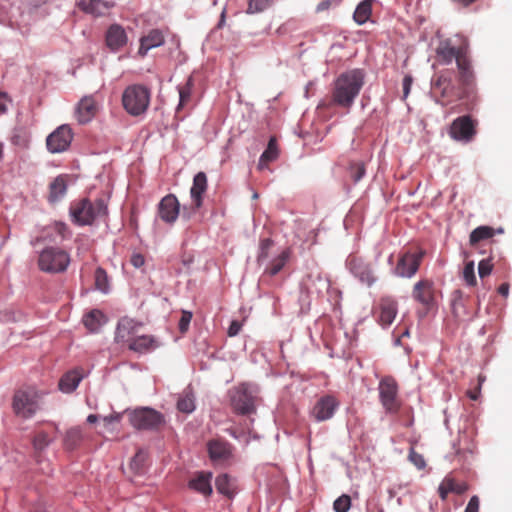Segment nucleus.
Masks as SVG:
<instances>
[{"label": "nucleus", "instance_id": "nucleus-1", "mask_svg": "<svg viewBox=\"0 0 512 512\" xmlns=\"http://www.w3.org/2000/svg\"><path fill=\"white\" fill-rule=\"evenodd\" d=\"M364 83L365 74L361 69H351L341 73L333 83L332 103L349 109L354 104Z\"/></svg>", "mask_w": 512, "mask_h": 512}, {"label": "nucleus", "instance_id": "nucleus-2", "mask_svg": "<svg viewBox=\"0 0 512 512\" xmlns=\"http://www.w3.org/2000/svg\"><path fill=\"white\" fill-rule=\"evenodd\" d=\"M151 89L143 84H131L122 93L124 110L133 117L146 114L151 102Z\"/></svg>", "mask_w": 512, "mask_h": 512}, {"label": "nucleus", "instance_id": "nucleus-3", "mask_svg": "<svg viewBox=\"0 0 512 512\" xmlns=\"http://www.w3.org/2000/svg\"><path fill=\"white\" fill-rule=\"evenodd\" d=\"M272 246L273 241L270 238H265L260 241L257 262L260 266H264L262 274L263 279L266 276L273 277L277 275L290 258V250L283 249L277 255L269 259V250Z\"/></svg>", "mask_w": 512, "mask_h": 512}, {"label": "nucleus", "instance_id": "nucleus-4", "mask_svg": "<svg viewBox=\"0 0 512 512\" xmlns=\"http://www.w3.org/2000/svg\"><path fill=\"white\" fill-rule=\"evenodd\" d=\"M108 213L107 204L103 199L90 201L83 199L70 209L73 221L80 225H90L94 220L105 217Z\"/></svg>", "mask_w": 512, "mask_h": 512}, {"label": "nucleus", "instance_id": "nucleus-5", "mask_svg": "<svg viewBox=\"0 0 512 512\" xmlns=\"http://www.w3.org/2000/svg\"><path fill=\"white\" fill-rule=\"evenodd\" d=\"M70 264V255L59 247L43 249L38 258V266L46 273H61L66 271Z\"/></svg>", "mask_w": 512, "mask_h": 512}, {"label": "nucleus", "instance_id": "nucleus-6", "mask_svg": "<svg viewBox=\"0 0 512 512\" xmlns=\"http://www.w3.org/2000/svg\"><path fill=\"white\" fill-rule=\"evenodd\" d=\"M258 386L251 383H242L231 394V404L240 414H250L255 410V399Z\"/></svg>", "mask_w": 512, "mask_h": 512}, {"label": "nucleus", "instance_id": "nucleus-7", "mask_svg": "<svg viewBox=\"0 0 512 512\" xmlns=\"http://www.w3.org/2000/svg\"><path fill=\"white\" fill-rule=\"evenodd\" d=\"M345 266L360 283L367 287L373 286L378 280L372 264L361 256L350 254L345 261Z\"/></svg>", "mask_w": 512, "mask_h": 512}, {"label": "nucleus", "instance_id": "nucleus-8", "mask_svg": "<svg viewBox=\"0 0 512 512\" xmlns=\"http://www.w3.org/2000/svg\"><path fill=\"white\" fill-rule=\"evenodd\" d=\"M131 425L138 430H152L163 423V416L148 407L137 408L129 413Z\"/></svg>", "mask_w": 512, "mask_h": 512}, {"label": "nucleus", "instance_id": "nucleus-9", "mask_svg": "<svg viewBox=\"0 0 512 512\" xmlns=\"http://www.w3.org/2000/svg\"><path fill=\"white\" fill-rule=\"evenodd\" d=\"M423 256V251L417 253L407 251L402 253L398 258L396 266L391 270L392 275L411 279L418 272Z\"/></svg>", "mask_w": 512, "mask_h": 512}, {"label": "nucleus", "instance_id": "nucleus-10", "mask_svg": "<svg viewBox=\"0 0 512 512\" xmlns=\"http://www.w3.org/2000/svg\"><path fill=\"white\" fill-rule=\"evenodd\" d=\"M73 140V132L68 124L57 127L46 138V146L50 153H62L66 151Z\"/></svg>", "mask_w": 512, "mask_h": 512}, {"label": "nucleus", "instance_id": "nucleus-11", "mask_svg": "<svg viewBox=\"0 0 512 512\" xmlns=\"http://www.w3.org/2000/svg\"><path fill=\"white\" fill-rule=\"evenodd\" d=\"M330 287V281L324 277L321 272L313 271L307 275V277L301 283V296L300 300L303 303L309 305L308 294L317 293L320 294L323 291L328 290Z\"/></svg>", "mask_w": 512, "mask_h": 512}, {"label": "nucleus", "instance_id": "nucleus-12", "mask_svg": "<svg viewBox=\"0 0 512 512\" xmlns=\"http://www.w3.org/2000/svg\"><path fill=\"white\" fill-rule=\"evenodd\" d=\"M379 398L382 406L388 413H395L399 409L397 401L398 387L392 378H384L379 382L378 386Z\"/></svg>", "mask_w": 512, "mask_h": 512}, {"label": "nucleus", "instance_id": "nucleus-13", "mask_svg": "<svg viewBox=\"0 0 512 512\" xmlns=\"http://www.w3.org/2000/svg\"><path fill=\"white\" fill-rule=\"evenodd\" d=\"M13 409L18 416L32 417L39 409L36 394L27 391H18L13 398Z\"/></svg>", "mask_w": 512, "mask_h": 512}, {"label": "nucleus", "instance_id": "nucleus-14", "mask_svg": "<svg viewBox=\"0 0 512 512\" xmlns=\"http://www.w3.org/2000/svg\"><path fill=\"white\" fill-rule=\"evenodd\" d=\"M475 134V123L468 115L456 118L449 130V135L452 139L463 143L472 141Z\"/></svg>", "mask_w": 512, "mask_h": 512}, {"label": "nucleus", "instance_id": "nucleus-15", "mask_svg": "<svg viewBox=\"0 0 512 512\" xmlns=\"http://www.w3.org/2000/svg\"><path fill=\"white\" fill-rule=\"evenodd\" d=\"M340 406V402L333 395H324L320 397L311 411L312 417L317 422H323L331 419L337 409Z\"/></svg>", "mask_w": 512, "mask_h": 512}, {"label": "nucleus", "instance_id": "nucleus-16", "mask_svg": "<svg viewBox=\"0 0 512 512\" xmlns=\"http://www.w3.org/2000/svg\"><path fill=\"white\" fill-rule=\"evenodd\" d=\"M413 299L430 310L435 305L434 283L429 279L417 281L412 290Z\"/></svg>", "mask_w": 512, "mask_h": 512}, {"label": "nucleus", "instance_id": "nucleus-17", "mask_svg": "<svg viewBox=\"0 0 512 512\" xmlns=\"http://www.w3.org/2000/svg\"><path fill=\"white\" fill-rule=\"evenodd\" d=\"M98 111V103L93 95H86L80 99L75 108V117L79 124L89 123Z\"/></svg>", "mask_w": 512, "mask_h": 512}, {"label": "nucleus", "instance_id": "nucleus-18", "mask_svg": "<svg viewBox=\"0 0 512 512\" xmlns=\"http://www.w3.org/2000/svg\"><path fill=\"white\" fill-rule=\"evenodd\" d=\"M180 213V204L173 194L162 198L158 204V215L166 223H174Z\"/></svg>", "mask_w": 512, "mask_h": 512}, {"label": "nucleus", "instance_id": "nucleus-19", "mask_svg": "<svg viewBox=\"0 0 512 512\" xmlns=\"http://www.w3.org/2000/svg\"><path fill=\"white\" fill-rule=\"evenodd\" d=\"M142 327L141 323H137L130 318H122L119 320L115 332V341L117 343L129 344L131 339L137 336L139 329Z\"/></svg>", "mask_w": 512, "mask_h": 512}, {"label": "nucleus", "instance_id": "nucleus-20", "mask_svg": "<svg viewBox=\"0 0 512 512\" xmlns=\"http://www.w3.org/2000/svg\"><path fill=\"white\" fill-rule=\"evenodd\" d=\"M207 449L210 459L217 464L224 463L232 457V446L222 439L210 440Z\"/></svg>", "mask_w": 512, "mask_h": 512}, {"label": "nucleus", "instance_id": "nucleus-21", "mask_svg": "<svg viewBox=\"0 0 512 512\" xmlns=\"http://www.w3.org/2000/svg\"><path fill=\"white\" fill-rule=\"evenodd\" d=\"M468 42L463 39V44L457 48L450 45L449 42H443L437 48V56L443 64H450L454 59L457 61L458 57H467Z\"/></svg>", "mask_w": 512, "mask_h": 512}, {"label": "nucleus", "instance_id": "nucleus-22", "mask_svg": "<svg viewBox=\"0 0 512 512\" xmlns=\"http://www.w3.org/2000/svg\"><path fill=\"white\" fill-rule=\"evenodd\" d=\"M398 313V304L392 297H383L379 303L378 322L382 327L390 326Z\"/></svg>", "mask_w": 512, "mask_h": 512}, {"label": "nucleus", "instance_id": "nucleus-23", "mask_svg": "<svg viewBox=\"0 0 512 512\" xmlns=\"http://www.w3.org/2000/svg\"><path fill=\"white\" fill-rule=\"evenodd\" d=\"M160 342L153 335L138 334L131 339L128 348L137 354L151 353L160 347Z\"/></svg>", "mask_w": 512, "mask_h": 512}, {"label": "nucleus", "instance_id": "nucleus-24", "mask_svg": "<svg viewBox=\"0 0 512 512\" xmlns=\"http://www.w3.org/2000/svg\"><path fill=\"white\" fill-rule=\"evenodd\" d=\"M77 6L86 14L101 17L106 15V13L115 6V2L105 0H79Z\"/></svg>", "mask_w": 512, "mask_h": 512}, {"label": "nucleus", "instance_id": "nucleus-25", "mask_svg": "<svg viewBox=\"0 0 512 512\" xmlns=\"http://www.w3.org/2000/svg\"><path fill=\"white\" fill-rule=\"evenodd\" d=\"M207 176L204 172H198L193 178V184L190 189L192 201V210H198L203 203V195L207 190Z\"/></svg>", "mask_w": 512, "mask_h": 512}, {"label": "nucleus", "instance_id": "nucleus-26", "mask_svg": "<svg viewBox=\"0 0 512 512\" xmlns=\"http://www.w3.org/2000/svg\"><path fill=\"white\" fill-rule=\"evenodd\" d=\"M128 42L125 29L119 24H112L106 32V44L112 52H118Z\"/></svg>", "mask_w": 512, "mask_h": 512}, {"label": "nucleus", "instance_id": "nucleus-27", "mask_svg": "<svg viewBox=\"0 0 512 512\" xmlns=\"http://www.w3.org/2000/svg\"><path fill=\"white\" fill-rule=\"evenodd\" d=\"M212 473L211 472H197L189 481L188 487L207 497L212 493Z\"/></svg>", "mask_w": 512, "mask_h": 512}, {"label": "nucleus", "instance_id": "nucleus-28", "mask_svg": "<svg viewBox=\"0 0 512 512\" xmlns=\"http://www.w3.org/2000/svg\"><path fill=\"white\" fill-rule=\"evenodd\" d=\"M85 376L86 374L82 368L72 369L61 377L59 389L63 393H71L76 390Z\"/></svg>", "mask_w": 512, "mask_h": 512}, {"label": "nucleus", "instance_id": "nucleus-29", "mask_svg": "<svg viewBox=\"0 0 512 512\" xmlns=\"http://www.w3.org/2000/svg\"><path fill=\"white\" fill-rule=\"evenodd\" d=\"M457 67L459 70V81L465 87L463 92L459 94V97H464L468 94V90L472 87L474 81V75L471 70L470 62L468 57H458Z\"/></svg>", "mask_w": 512, "mask_h": 512}, {"label": "nucleus", "instance_id": "nucleus-30", "mask_svg": "<svg viewBox=\"0 0 512 512\" xmlns=\"http://www.w3.org/2000/svg\"><path fill=\"white\" fill-rule=\"evenodd\" d=\"M164 42L163 33L158 29H153L147 35L141 37L138 54L144 57L149 50L162 46Z\"/></svg>", "mask_w": 512, "mask_h": 512}, {"label": "nucleus", "instance_id": "nucleus-31", "mask_svg": "<svg viewBox=\"0 0 512 512\" xmlns=\"http://www.w3.org/2000/svg\"><path fill=\"white\" fill-rule=\"evenodd\" d=\"M107 319L104 313L98 309H93L83 317V323L90 332H97Z\"/></svg>", "mask_w": 512, "mask_h": 512}, {"label": "nucleus", "instance_id": "nucleus-32", "mask_svg": "<svg viewBox=\"0 0 512 512\" xmlns=\"http://www.w3.org/2000/svg\"><path fill=\"white\" fill-rule=\"evenodd\" d=\"M432 89L434 91H439L442 97L452 95L454 86L451 77L445 73H440L432 80Z\"/></svg>", "mask_w": 512, "mask_h": 512}, {"label": "nucleus", "instance_id": "nucleus-33", "mask_svg": "<svg viewBox=\"0 0 512 512\" xmlns=\"http://www.w3.org/2000/svg\"><path fill=\"white\" fill-rule=\"evenodd\" d=\"M373 2L374 0H363L357 5L353 19L358 25H363L370 19Z\"/></svg>", "mask_w": 512, "mask_h": 512}, {"label": "nucleus", "instance_id": "nucleus-34", "mask_svg": "<svg viewBox=\"0 0 512 512\" xmlns=\"http://www.w3.org/2000/svg\"><path fill=\"white\" fill-rule=\"evenodd\" d=\"M177 408L184 413H192L195 410V398L189 387L179 395Z\"/></svg>", "mask_w": 512, "mask_h": 512}, {"label": "nucleus", "instance_id": "nucleus-35", "mask_svg": "<svg viewBox=\"0 0 512 512\" xmlns=\"http://www.w3.org/2000/svg\"><path fill=\"white\" fill-rule=\"evenodd\" d=\"M278 157V149L276 145V140L274 138H271L268 142L267 148L264 150V152L261 154L259 162H258V169L263 170L267 167V164L271 161L276 160Z\"/></svg>", "mask_w": 512, "mask_h": 512}, {"label": "nucleus", "instance_id": "nucleus-36", "mask_svg": "<svg viewBox=\"0 0 512 512\" xmlns=\"http://www.w3.org/2000/svg\"><path fill=\"white\" fill-rule=\"evenodd\" d=\"M216 490L229 498L234 496L235 488L231 478L227 474L219 475L215 480Z\"/></svg>", "mask_w": 512, "mask_h": 512}, {"label": "nucleus", "instance_id": "nucleus-37", "mask_svg": "<svg viewBox=\"0 0 512 512\" xmlns=\"http://www.w3.org/2000/svg\"><path fill=\"white\" fill-rule=\"evenodd\" d=\"M83 433L80 427H73L67 430L64 437V446L68 450L75 449L82 441Z\"/></svg>", "mask_w": 512, "mask_h": 512}, {"label": "nucleus", "instance_id": "nucleus-38", "mask_svg": "<svg viewBox=\"0 0 512 512\" xmlns=\"http://www.w3.org/2000/svg\"><path fill=\"white\" fill-rule=\"evenodd\" d=\"M67 190L66 180L62 176L56 177L50 184V200L57 201L61 199Z\"/></svg>", "mask_w": 512, "mask_h": 512}, {"label": "nucleus", "instance_id": "nucleus-39", "mask_svg": "<svg viewBox=\"0 0 512 512\" xmlns=\"http://www.w3.org/2000/svg\"><path fill=\"white\" fill-rule=\"evenodd\" d=\"M11 142L21 149H27L30 146L31 134L24 128H17L13 132Z\"/></svg>", "mask_w": 512, "mask_h": 512}, {"label": "nucleus", "instance_id": "nucleus-40", "mask_svg": "<svg viewBox=\"0 0 512 512\" xmlns=\"http://www.w3.org/2000/svg\"><path fill=\"white\" fill-rule=\"evenodd\" d=\"M494 235V230L488 226H479L475 228L469 237L470 243L472 245L478 243L481 240L491 238Z\"/></svg>", "mask_w": 512, "mask_h": 512}, {"label": "nucleus", "instance_id": "nucleus-41", "mask_svg": "<svg viewBox=\"0 0 512 512\" xmlns=\"http://www.w3.org/2000/svg\"><path fill=\"white\" fill-rule=\"evenodd\" d=\"M95 286L96 289L101 291L102 293L106 294L109 292L110 286H109V279L106 271L98 267L95 271Z\"/></svg>", "mask_w": 512, "mask_h": 512}, {"label": "nucleus", "instance_id": "nucleus-42", "mask_svg": "<svg viewBox=\"0 0 512 512\" xmlns=\"http://www.w3.org/2000/svg\"><path fill=\"white\" fill-rule=\"evenodd\" d=\"M451 311L456 319H460L465 312V307L462 301V295L460 291H455L451 299Z\"/></svg>", "mask_w": 512, "mask_h": 512}, {"label": "nucleus", "instance_id": "nucleus-43", "mask_svg": "<svg viewBox=\"0 0 512 512\" xmlns=\"http://www.w3.org/2000/svg\"><path fill=\"white\" fill-rule=\"evenodd\" d=\"M274 0H248L247 13H260L270 7Z\"/></svg>", "mask_w": 512, "mask_h": 512}, {"label": "nucleus", "instance_id": "nucleus-44", "mask_svg": "<svg viewBox=\"0 0 512 512\" xmlns=\"http://www.w3.org/2000/svg\"><path fill=\"white\" fill-rule=\"evenodd\" d=\"M192 80L188 79L187 83L184 86L178 87L179 92V103L177 106V111H179L183 105L190 99L191 96V88H192Z\"/></svg>", "mask_w": 512, "mask_h": 512}, {"label": "nucleus", "instance_id": "nucleus-45", "mask_svg": "<svg viewBox=\"0 0 512 512\" xmlns=\"http://www.w3.org/2000/svg\"><path fill=\"white\" fill-rule=\"evenodd\" d=\"M462 274H463V279L467 285H469V286L476 285L477 279L475 276V268H474L473 261H470L465 264Z\"/></svg>", "mask_w": 512, "mask_h": 512}, {"label": "nucleus", "instance_id": "nucleus-46", "mask_svg": "<svg viewBox=\"0 0 512 512\" xmlns=\"http://www.w3.org/2000/svg\"><path fill=\"white\" fill-rule=\"evenodd\" d=\"M351 507V498L347 494L339 496L333 503L335 512H348Z\"/></svg>", "mask_w": 512, "mask_h": 512}, {"label": "nucleus", "instance_id": "nucleus-47", "mask_svg": "<svg viewBox=\"0 0 512 512\" xmlns=\"http://www.w3.org/2000/svg\"><path fill=\"white\" fill-rule=\"evenodd\" d=\"M445 485H447V490L450 493L463 494L468 490V485L466 483H456L455 480L451 477H445Z\"/></svg>", "mask_w": 512, "mask_h": 512}, {"label": "nucleus", "instance_id": "nucleus-48", "mask_svg": "<svg viewBox=\"0 0 512 512\" xmlns=\"http://www.w3.org/2000/svg\"><path fill=\"white\" fill-rule=\"evenodd\" d=\"M147 459V453L146 451L144 450H139L135 456L132 458L131 460V463H130V466L131 468L136 471V472H139L141 471V469L143 468L144 464H145V461Z\"/></svg>", "mask_w": 512, "mask_h": 512}, {"label": "nucleus", "instance_id": "nucleus-49", "mask_svg": "<svg viewBox=\"0 0 512 512\" xmlns=\"http://www.w3.org/2000/svg\"><path fill=\"white\" fill-rule=\"evenodd\" d=\"M51 438L47 435L45 432H39L33 440L34 447L37 450H43L45 449L50 443Z\"/></svg>", "mask_w": 512, "mask_h": 512}, {"label": "nucleus", "instance_id": "nucleus-50", "mask_svg": "<svg viewBox=\"0 0 512 512\" xmlns=\"http://www.w3.org/2000/svg\"><path fill=\"white\" fill-rule=\"evenodd\" d=\"M409 460L418 468L424 469L426 466V462L424 457L417 453L413 448L409 450Z\"/></svg>", "mask_w": 512, "mask_h": 512}, {"label": "nucleus", "instance_id": "nucleus-51", "mask_svg": "<svg viewBox=\"0 0 512 512\" xmlns=\"http://www.w3.org/2000/svg\"><path fill=\"white\" fill-rule=\"evenodd\" d=\"M493 265L490 259H483L478 264V274L480 278H484L492 272Z\"/></svg>", "mask_w": 512, "mask_h": 512}, {"label": "nucleus", "instance_id": "nucleus-52", "mask_svg": "<svg viewBox=\"0 0 512 512\" xmlns=\"http://www.w3.org/2000/svg\"><path fill=\"white\" fill-rule=\"evenodd\" d=\"M365 176V167L362 163H357L351 167V177L355 183L359 182Z\"/></svg>", "mask_w": 512, "mask_h": 512}, {"label": "nucleus", "instance_id": "nucleus-53", "mask_svg": "<svg viewBox=\"0 0 512 512\" xmlns=\"http://www.w3.org/2000/svg\"><path fill=\"white\" fill-rule=\"evenodd\" d=\"M192 319V313L189 311H183L179 320V330L184 333L188 330Z\"/></svg>", "mask_w": 512, "mask_h": 512}, {"label": "nucleus", "instance_id": "nucleus-54", "mask_svg": "<svg viewBox=\"0 0 512 512\" xmlns=\"http://www.w3.org/2000/svg\"><path fill=\"white\" fill-rule=\"evenodd\" d=\"M479 498L474 495L470 498L464 512H479Z\"/></svg>", "mask_w": 512, "mask_h": 512}, {"label": "nucleus", "instance_id": "nucleus-55", "mask_svg": "<svg viewBox=\"0 0 512 512\" xmlns=\"http://www.w3.org/2000/svg\"><path fill=\"white\" fill-rule=\"evenodd\" d=\"M54 230L61 236L62 239H65L70 235L67 225L62 222L55 223Z\"/></svg>", "mask_w": 512, "mask_h": 512}, {"label": "nucleus", "instance_id": "nucleus-56", "mask_svg": "<svg viewBox=\"0 0 512 512\" xmlns=\"http://www.w3.org/2000/svg\"><path fill=\"white\" fill-rule=\"evenodd\" d=\"M412 82H413V78L410 75H406L403 78L402 87H403V98L404 99L407 98L410 93Z\"/></svg>", "mask_w": 512, "mask_h": 512}, {"label": "nucleus", "instance_id": "nucleus-57", "mask_svg": "<svg viewBox=\"0 0 512 512\" xmlns=\"http://www.w3.org/2000/svg\"><path fill=\"white\" fill-rule=\"evenodd\" d=\"M130 262L135 268H141L145 264V259L142 254L134 253L131 256Z\"/></svg>", "mask_w": 512, "mask_h": 512}, {"label": "nucleus", "instance_id": "nucleus-58", "mask_svg": "<svg viewBox=\"0 0 512 512\" xmlns=\"http://www.w3.org/2000/svg\"><path fill=\"white\" fill-rule=\"evenodd\" d=\"M241 330V324L239 321L237 320H233L229 327H228V331H227V334L230 336V337H234L236 336Z\"/></svg>", "mask_w": 512, "mask_h": 512}, {"label": "nucleus", "instance_id": "nucleus-59", "mask_svg": "<svg viewBox=\"0 0 512 512\" xmlns=\"http://www.w3.org/2000/svg\"><path fill=\"white\" fill-rule=\"evenodd\" d=\"M9 98L6 93L0 92V115L6 113Z\"/></svg>", "mask_w": 512, "mask_h": 512}, {"label": "nucleus", "instance_id": "nucleus-60", "mask_svg": "<svg viewBox=\"0 0 512 512\" xmlns=\"http://www.w3.org/2000/svg\"><path fill=\"white\" fill-rule=\"evenodd\" d=\"M438 492H439V496L440 498L445 501L447 499V495L448 493H450L449 490H447V485H445V478L442 480V482L440 483L439 487H438Z\"/></svg>", "mask_w": 512, "mask_h": 512}, {"label": "nucleus", "instance_id": "nucleus-61", "mask_svg": "<svg viewBox=\"0 0 512 512\" xmlns=\"http://www.w3.org/2000/svg\"><path fill=\"white\" fill-rule=\"evenodd\" d=\"M121 417H122L121 413H113V414L103 417V421L106 424H111L114 422H119L121 420Z\"/></svg>", "mask_w": 512, "mask_h": 512}, {"label": "nucleus", "instance_id": "nucleus-62", "mask_svg": "<svg viewBox=\"0 0 512 512\" xmlns=\"http://www.w3.org/2000/svg\"><path fill=\"white\" fill-rule=\"evenodd\" d=\"M331 3H332V1H331V0H325V1L320 2V3L317 5V7H316V11H317V12H322V11H324V10L329 9V8H330V6H331Z\"/></svg>", "mask_w": 512, "mask_h": 512}, {"label": "nucleus", "instance_id": "nucleus-63", "mask_svg": "<svg viewBox=\"0 0 512 512\" xmlns=\"http://www.w3.org/2000/svg\"><path fill=\"white\" fill-rule=\"evenodd\" d=\"M498 292L503 297H507L509 295V285L507 283H503L499 286Z\"/></svg>", "mask_w": 512, "mask_h": 512}, {"label": "nucleus", "instance_id": "nucleus-64", "mask_svg": "<svg viewBox=\"0 0 512 512\" xmlns=\"http://www.w3.org/2000/svg\"><path fill=\"white\" fill-rule=\"evenodd\" d=\"M86 420L89 424H94L98 421V416L95 414H90V415H88Z\"/></svg>", "mask_w": 512, "mask_h": 512}]
</instances>
